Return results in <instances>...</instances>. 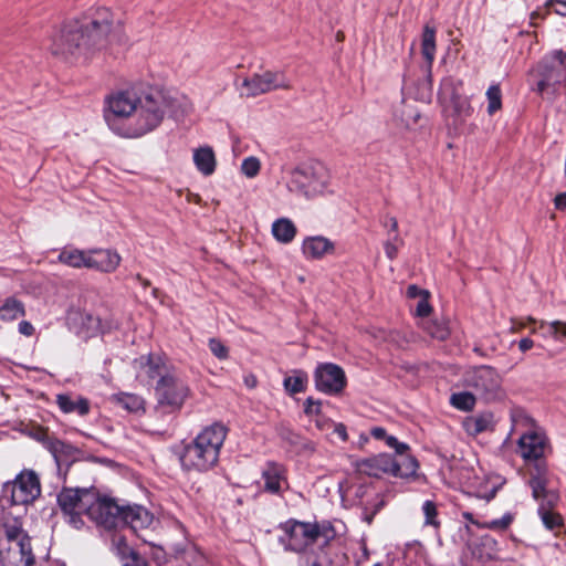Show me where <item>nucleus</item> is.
<instances>
[{
	"instance_id": "26",
	"label": "nucleus",
	"mask_w": 566,
	"mask_h": 566,
	"mask_svg": "<svg viewBox=\"0 0 566 566\" xmlns=\"http://www.w3.org/2000/svg\"><path fill=\"white\" fill-rule=\"evenodd\" d=\"M111 400L129 412H138L145 409V400L136 394L119 392L113 395Z\"/></svg>"
},
{
	"instance_id": "15",
	"label": "nucleus",
	"mask_w": 566,
	"mask_h": 566,
	"mask_svg": "<svg viewBox=\"0 0 566 566\" xmlns=\"http://www.w3.org/2000/svg\"><path fill=\"white\" fill-rule=\"evenodd\" d=\"M19 491L23 495H41V482L39 474L32 469L22 470L13 481L6 482L3 493L14 495Z\"/></svg>"
},
{
	"instance_id": "39",
	"label": "nucleus",
	"mask_w": 566,
	"mask_h": 566,
	"mask_svg": "<svg viewBox=\"0 0 566 566\" xmlns=\"http://www.w3.org/2000/svg\"><path fill=\"white\" fill-rule=\"evenodd\" d=\"M513 521L514 514L507 512L502 517L485 523V527L493 531H505L510 527Z\"/></svg>"
},
{
	"instance_id": "58",
	"label": "nucleus",
	"mask_w": 566,
	"mask_h": 566,
	"mask_svg": "<svg viewBox=\"0 0 566 566\" xmlns=\"http://www.w3.org/2000/svg\"><path fill=\"white\" fill-rule=\"evenodd\" d=\"M387 240H391L392 243L395 244H398V245H402L403 244V240L401 239V237L399 235V232L396 231V232H389L388 233V239Z\"/></svg>"
},
{
	"instance_id": "40",
	"label": "nucleus",
	"mask_w": 566,
	"mask_h": 566,
	"mask_svg": "<svg viewBox=\"0 0 566 566\" xmlns=\"http://www.w3.org/2000/svg\"><path fill=\"white\" fill-rule=\"evenodd\" d=\"M260 167H261L260 160L256 157L251 156V157L243 159L242 165H241V171L248 178H253L259 174Z\"/></svg>"
},
{
	"instance_id": "56",
	"label": "nucleus",
	"mask_w": 566,
	"mask_h": 566,
	"mask_svg": "<svg viewBox=\"0 0 566 566\" xmlns=\"http://www.w3.org/2000/svg\"><path fill=\"white\" fill-rule=\"evenodd\" d=\"M504 482L505 481L501 476H496L494 479L492 488L489 491V495H495V493L500 491V486L504 484Z\"/></svg>"
},
{
	"instance_id": "42",
	"label": "nucleus",
	"mask_w": 566,
	"mask_h": 566,
	"mask_svg": "<svg viewBox=\"0 0 566 566\" xmlns=\"http://www.w3.org/2000/svg\"><path fill=\"white\" fill-rule=\"evenodd\" d=\"M428 292H424V296L418 302L416 307V314L422 319H428L427 316L431 312V305L428 302Z\"/></svg>"
},
{
	"instance_id": "21",
	"label": "nucleus",
	"mask_w": 566,
	"mask_h": 566,
	"mask_svg": "<svg viewBox=\"0 0 566 566\" xmlns=\"http://www.w3.org/2000/svg\"><path fill=\"white\" fill-rule=\"evenodd\" d=\"M150 521V514L142 506H120L119 523L129 524L133 528H137L149 524Z\"/></svg>"
},
{
	"instance_id": "60",
	"label": "nucleus",
	"mask_w": 566,
	"mask_h": 566,
	"mask_svg": "<svg viewBox=\"0 0 566 566\" xmlns=\"http://www.w3.org/2000/svg\"><path fill=\"white\" fill-rule=\"evenodd\" d=\"M424 292L426 291H421L419 290L416 285H410L407 290V294L410 296V297H416L420 294H423L424 295Z\"/></svg>"
},
{
	"instance_id": "27",
	"label": "nucleus",
	"mask_w": 566,
	"mask_h": 566,
	"mask_svg": "<svg viewBox=\"0 0 566 566\" xmlns=\"http://www.w3.org/2000/svg\"><path fill=\"white\" fill-rule=\"evenodd\" d=\"M272 233L277 241L289 243L294 239L296 228L290 219L281 218L272 224Z\"/></svg>"
},
{
	"instance_id": "44",
	"label": "nucleus",
	"mask_w": 566,
	"mask_h": 566,
	"mask_svg": "<svg viewBox=\"0 0 566 566\" xmlns=\"http://www.w3.org/2000/svg\"><path fill=\"white\" fill-rule=\"evenodd\" d=\"M35 497H31V500L23 499L22 501H17V497L7 496V497H1V505L4 510L12 509L20 504L25 506V505L32 503Z\"/></svg>"
},
{
	"instance_id": "36",
	"label": "nucleus",
	"mask_w": 566,
	"mask_h": 566,
	"mask_svg": "<svg viewBox=\"0 0 566 566\" xmlns=\"http://www.w3.org/2000/svg\"><path fill=\"white\" fill-rule=\"evenodd\" d=\"M422 512L424 514V525L433 526L434 528L440 527V521L438 516V506L433 501H426L422 505Z\"/></svg>"
},
{
	"instance_id": "25",
	"label": "nucleus",
	"mask_w": 566,
	"mask_h": 566,
	"mask_svg": "<svg viewBox=\"0 0 566 566\" xmlns=\"http://www.w3.org/2000/svg\"><path fill=\"white\" fill-rule=\"evenodd\" d=\"M421 53L430 69L436 56V28L426 24L421 35Z\"/></svg>"
},
{
	"instance_id": "28",
	"label": "nucleus",
	"mask_w": 566,
	"mask_h": 566,
	"mask_svg": "<svg viewBox=\"0 0 566 566\" xmlns=\"http://www.w3.org/2000/svg\"><path fill=\"white\" fill-rule=\"evenodd\" d=\"M421 327L428 335L438 340H446L450 335L448 322L444 319H422Z\"/></svg>"
},
{
	"instance_id": "18",
	"label": "nucleus",
	"mask_w": 566,
	"mask_h": 566,
	"mask_svg": "<svg viewBox=\"0 0 566 566\" xmlns=\"http://www.w3.org/2000/svg\"><path fill=\"white\" fill-rule=\"evenodd\" d=\"M120 262L118 253L111 250H94L90 252L86 268L95 269L102 272H113Z\"/></svg>"
},
{
	"instance_id": "48",
	"label": "nucleus",
	"mask_w": 566,
	"mask_h": 566,
	"mask_svg": "<svg viewBox=\"0 0 566 566\" xmlns=\"http://www.w3.org/2000/svg\"><path fill=\"white\" fill-rule=\"evenodd\" d=\"M512 421L515 424H518L520 422H524L525 424L533 426V419L530 418L528 416L524 415V412L522 410H515L512 413Z\"/></svg>"
},
{
	"instance_id": "37",
	"label": "nucleus",
	"mask_w": 566,
	"mask_h": 566,
	"mask_svg": "<svg viewBox=\"0 0 566 566\" xmlns=\"http://www.w3.org/2000/svg\"><path fill=\"white\" fill-rule=\"evenodd\" d=\"M30 437L42 443V446L48 450L49 443H51L55 436L49 431L48 428L36 426L30 430Z\"/></svg>"
},
{
	"instance_id": "45",
	"label": "nucleus",
	"mask_w": 566,
	"mask_h": 566,
	"mask_svg": "<svg viewBox=\"0 0 566 566\" xmlns=\"http://www.w3.org/2000/svg\"><path fill=\"white\" fill-rule=\"evenodd\" d=\"M304 405H305L304 412L307 416L318 415L321 412V401L319 400H314L312 397H308L305 400Z\"/></svg>"
},
{
	"instance_id": "38",
	"label": "nucleus",
	"mask_w": 566,
	"mask_h": 566,
	"mask_svg": "<svg viewBox=\"0 0 566 566\" xmlns=\"http://www.w3.org/2000/svg\"><path fill=\"white\" fill-rule=\"evenodd\" d=\"M451 103H452V107L457 115H459V116H470L471 115L472 107L467 97L453 95Z\"/></svg>"
},
{
	"instance_id": "61",
	"label": "nucleus",
	"mask_w": 566,
	"mask_h": 566,
	"mask_svg": "<svg viewBox=\"0 0 566 566\" xmlns=\"http://www.w3.org/2000/svg\"><path fill=\"white\" fill-rule=\"evenodd\" d=\"M394 449L396 450V452L400 455L405 454L407 452V450L409 449V447L406 444V443H402V442H399L398 441V444H396L394 447Z\"/></svg>"
},
{
	"instance_id": "57",
	"label": "nucleus",
	"mask_w": 566,
	"mask_h": 566,
	"mask_svg": "<svg viewBox=\"0 0 566 566\" xmlns=\"http://www.w3.org/2000/svg\"><path fill=\"white\" fill-rule=\"evenodd\" d=\"M334 431L343 441L347 440L348 436H347L346 427L343 423L336 424Z\"/></svg>"
},
{
	"instance_id": "22",
	"label": "nucleus",
	"mask_w": 566,
	"mask_h": 566,
	"mask_svg": "<svg viewBox=\"0 0 566 566\" xmlns=\"http://www.w3.org/2000/svg\"><path fill=\"white\" fill-rule=\"evenodd\" d=\"M56 403L64 413L76 412L86 416L90 412V402L83 397L74 399L71 395L60 394L56 396Z\"/></svg>"
},
{
	"instance_id": "33",
	"label": "nucleus",
	"mask_w": 566,
	"mask_h": 566,
	"mask_svg": "<svg viewBox=\"0 0 566 566\" xmlns=\"http://www.w3.org/2000/svg\"><path fill=\"white\" fill-rule=\"evenodd\" d=\"M90 258V252L85 253L84 251L77 249H64L60 255L59 260L73 268L85 266L87 263V259Z\"/></svg>"
},
{
	"instance_id": "52",
	"label": "nucleus",
	"mask_w": 566,
	"mask_h": 566,
	"mask_svg": "<svg viewBox=\"0 0 566 566\" xmlns=\"http://www.w3.org/2000/svg\"><path fill=\"white\" fill-rule=\"evenodd\" d=\"M19 332L25 336H31L34 333V327L31 323L22 321L19 323Z\"/></svg>"
},
{
	"instance_id": "32",
	"label": "nucleus",
	"mask_w": 566,
	"mask_h": 566,
	"mask_svg": "<svg viewBox=\"0 0 566 566\" xmlns=\"http://www.w3.org/2000/svg\"><path fill=\"white\" fill-rule=\"evenodd\" d=\"M476 397L472 391L453 392L450 396V405L461 411H471L475 407Z\"/></svg>"
},
{
	"instance_id": "1",
	"label": "nucleus",
	"mask_w": 566,
	"mask_h": 566,
	"mask_svg": "<svg viewBox=\"0 0 566 566\" xmlns=\"http://www.w3.org/2000/svg\"><path fill=\"white\" fill-rule=\"evenodd\" d=\"M119 23L107 8H96L81 20L65 23L52 38L50 50L63 60L88 57L118 39Z\"/></svg>"
},
{
	"instance_id": "55",
	"label": "nucleus",
	"mask_w": 566,
	"mask_h": 566,
	"mask_svg": "<svg viewBox=\"0 0 566 566\" xmlns=\"http://www.w3.org/2000/svg\"><path fill=\"white\" fill-rule=\"evenodd\" d=\"M371 436L375 438V439H378V440H381V439H386L387 437V432L384 428L381 427H375L371 429L370 431Z\"/></svg>"
},
{
	"instance_id": "24",
	"label": "nucleus",
	"mask_w": 566,
	"mask_h": 566,
	"mask_svg": "<svg viewBox=\"0 0 566 566\" xmlns=\"http://www.w3.org/2000/svg\"><path fill=\"white\" fill-rule=\"evenodd\" d=\"M193 163L197 169L205 176H210L216 170V157L211 147H200L193 153Z\"/></svg>"
},
{
	"instance_id": "35",
	"label": "nucleus",
	"mask_w": 566,
	"mask_h": 566,
	"mask_svg": "<svg viewBox=\"0 0 566 566\" xmlns=\"http://www.w3.org/2000/svg\"><path fill=\"white\" fill-rule=\"evenodd\" d=\"M488 97V113L493 115L502 107V94L499 85H491L486 91Z\"/></svg>"
},
{
	"instance_id": "59",
	"label": "nucleus",
	"mask_w": 566,
	"mask_h": 566,
	"mask_svg": "<svg viewBox=\"0 0 566 566\" xmlns=\"http://www.w3.org/2000/svg\"><path fill=\"white\" fill-rule=\"evenodd\" d=\"M554 59L566 66V52L558 50L553 53Z\"/></svg>"
},
{
	"instance_id": "17",
	"label": "nucleus",
	"mask_w": 566,
	"mask_h": 566,
	"mask_svg": "<svg viewBox=\"0 0 566 566\" xmlns=\"http://www.w3.org/2000/svg\"><path fill=\"white\" fill-rule=\"evenodd\" d=\"M72 321L77 325L76 333L84 338L96 336L105 331L101 318L87 312H75Z\"/></svg>"
},
{
	"instance_id": "34",
	"label": "nucleus",
	"mask_w": 566,
	"mask_h": 566,
	"mask_svg": "<svg viewBox=\"0 0 566 566\" xmlns=\"http://www.w3.org/2000/svg\"><path fill=\"white\" fill-rule=\"evenodd\" d=\"M307 377L304 373H297L294 376L284 379V387L290 394L304 391Z\"/></svg>"
},
{
	"instance_id": "20",
	"label": "nucleus",
	"mask_w": 566,
	"mask_h": 566,
	"mask_svg": "<svg viewBox=\"0 0 566 566\" xmlns=\"http://www.w3.org/2000/svg\"><path fill=\"white\" fill-rule=\"evenodd\" d=\"M264 491L270 493H282L287 490V482L284 470L281 465L270 463L262 473Z\"/></svg>"
},
{
	"instance_id": "46",
	"label": "nucleus",
	"mask_w": 566,
	"mask_h": 566,
	"mask_svg": "<svg viewBox=\"0 0 566 566\" xmlns=\"http://www.w3.org/2000/svg\"><path fill=\"white\" fill-rule=\"evenodd\" d=\"M536 323H537L536 319L533 318L532 316H528L525 322L522 321V319L513 318L512 319L511 332L512 333H517L522 328H524L526 326V324H536Z\"/></svg>"
},
{
	"instance_id": "3",
	"label": "nucleus",
	"mask_w": 566,
	"mask_h": 566,
	"mask_svg": "<svg viewBox=\"0 0 566 566\" xmlns=\"http://www.w3.org/2000/svg\"><path fill=\"white\" fill-rule=\"evenodd\" d=\"M186 103L161 90H148L139 94L135 112V123L130 125L125 136L140 137L160 125L164 117L170 114L179 117L187 112Z\"/></svg>"
},
{
	"instance_id": "54",
	"label": "nucleus",
	"mask_w": 566,
	"mask_h": 566,
	"mask_svg": "<svg viewBox=\"0 0 566 566\" xmlns=\"http://www.w3.org/2000/svg\"><path fill=\"white\" fill-rule=\"evenodd\" d=\"M533 346H534V342L528 337L522 338L518 342V348L523 353L530 350Z\"/></svg>"
},
{
	"instance_id": "9",
	"label": "nucleus",
	"mask_w": 566,
	"mask_h": 566,
	"mask_svg": "<svg viewBox=\"0 0 566 566\" xmlns=\"http://www.w3.org/2000/svg\"><path fill=\"white\" fill-rule=\"evenodd\" d=\"M462 384L486 402L499 401L505 397L502 378L491 366L482 365L468 370L463 375Z\"/></svg>"
},
{
	"instance_id": "51",
	"label": "nucleus",
	"mask_w": 566,
	"mask_h": 566,
	"mask_svg": "<svg viewBox=\"0 0 566 566\" xmlns=\"http://www.w3.org/2000/svg\"><path fill=\"white\" fill-rule=\"evenodd\" d=\"M384 505V502L380 501L379 503H377L375 505V509L373 512L368 513L367 509L364 510V513H363V520L365 522H367L368 524H370L373 522V518L375 516V514Z\"/></svg>"
},
{
	"instance_id": "19",
	"label": "nucleus",
	"mask_w": 566,
	"mask_h": 566,
	"mask_svg": "<svg viewBox=\"0 0 566 566\" xmlns=\"http://www.w3.org/2000/svg\"><path fill=\"white\" fill-rule=\"evenodd\" d=\"M334 243L325 237H310L303 241L302 251L306 259L318 260L334 252Z\"/></svg>"
},
{
	"instance_id": "64",
	"label": "nucleus",
	"mask_w": 566,
	"mask_h": 566,
	"mask_svg": "<svg viewBox=\"0 0 566 566\" xmlns=\"http://www.w3.org/2000/svg\"><path fill=\"white\" fill-rule=\"evenodd\" d=\"M73 491L75 495H86L90 492V488H75Z\"/></svg>"
},
{
	"instance_id": "12",
	"label": "nucleus",
	"mask_w": 566,
	"mask_h": 566,
	"mask_svg": "<svg viewBox=\"0 0 566 566\" xmlns=\"http://www.w3.org/2000/svg\"><path fill=\"white\" fill-rule=\"evenodd\" d=\"M315 387L327 395H337L346 386L344 370L332 363L319 365L314 373Z\"/></svg>"
},
{
	"instance_id": "23",
	"label": "nucleus",
	"mask_w": 566,
	"mask_h": 566,
	"mask_svg": "<svg viewBox=\"0 0 566 566\" xmlns=\"http://www.w3.org/2000/svg\"><path fill=\"white\" fill-rule=\"evenodd\" d=\"M463 428L470 436H478L493 428V413L482 412L467 417L463 420Z\"/></svg>"
},
{
	"instance_id": "2",
	"label": "nucleus",
	"mask_w": 566,
	"mask_h": 566,
	"mask_svg": "<svg viewBox=\"0 0 566 566\" xmlns=\"http://www.w3.org/2000/svg\"><path fill=\"white\" fill-rule=\"evenodd\" d=\"M135 366L144 370L150 379H157L154 387L158 415H171L178 412L191 390L180 373L164 357L149 354L136 359Z\"/></svg>"
},
{
	"instance_id": "7",
	"label": "nucleus",
	"mask_w": 566,
	"mask_h": 566,
	"mask_svg": "<svg viewBox=\"0 0 566 566\" xmlns=\"http://www.w3.org/2000/svg\"><path fill=\"white\" fill-rule=\"evenodd\" d=\"M282 542L294 552H303L314 543L325 546L336 536L334 527L328 522L312 524L291 520L282 525Z\"/></svg>"
},
{
	"instance_id": "13",
	"label": "nucleus",
	"mask_w": 566,
	"mask_h": 566,
	"mask_svg": "<svg viewBox=\"0 0 566 566\" xmlns=\"http://www.w3.org/2000/svg\"><path fill=\"white\" fill-rule=\"evenodd\" d=\"M138 101L139 94L135 90L119 91L112 94L106 102V120L109 122L112 116L122 118L128 117L132 114L135 115Z\"/></svg>"
},
{
	"instance_id": "62",
	"label": "nucleus",
	"mask_w": 566,
	"mask_h": 566,
	"mask_svg": "<svg viewBox=\"0 0 566 566\" xmlns=\"http://www.w3.org/2000/svg\"><path fill=\"white\" fill-rule=\"evenodd\" d=\"M548 86V83L545 78L541 80L537 84H536V92L542 94Z\"/></svg>"
},
{
	"instance_id": "47",
	"label": "nucleus",
	"mask_w": 566,
	"mask_h": 566,
	"mask_svg": "<svg viewBox=\"0 0 566 566\" xmlns=\"http://www.w3.org/2000/svg\"><path fill=\"white\" fill-rule=\"evenodd\" d=\"M399 247L400 245L392 243L391 240L385 241L384 249H385V253L389 260H394L397 258Z\"/></svg>"
},
{
	"instance_id": "5",
	"label": "nucleus",
	"mask_w": 566,
	"mask_h": 566,
	"mask_svg": "<svg viewBox=\"0 0 566 566\" xmlns=\"http://www.w3.org/2000/svg\"><path fill=\"white\" fill-rule=\"evenodd\" d=\"M57 502L63 514L69 517V523L75 528L83 525V514L107 528L119 525L120 505L114 497H94L91 503L83 502V497H57Z\"/></svg>"
},
{
	"instance_id": "14",
	"label": "nucleus",
	"mask_w": 566,
	"mask_h": 566,
	"mask_svg": "<svg viewBox=\"0 0 566 566\" xmlns=\"http://www.w3.org/2000/svg\"><path fill=\"white\" fill-rule=\"evenodd\" d=\"M48 451L53 457L59 473H63L64 475H66L71 465L83 459L84 455L81 449L57 437L49 443Z\"/></svg>"
},
{
	"instance_id": "63",
	"label": "nucleus",
	"mask_w": 566,
	"mask_h": 566,
	"mask_svg": "<svg viewBox=\"0 0 566 566\" xmlns=\"http://www.w3.org/2000/svg\"><path fill=\"white\" fill-rule=\"evenodd\" d=\"M385 440L387 446L390 448H394L396 444H398V440L392 436H387Z\"/></svg>"
},
{
	"instance_id": "49",
	"label": "nucleus",
	"mask_w": 566,
	"mask_h": 566,
	"mask_svg": "<svg viewBox=\"0 0 566 566\" xmlns=\"http://www.w3.org/2000/svg\"><path fill=\"white\" fill-rule=\"evenodd\" d=\"M548 6H556L554 8V11L557 13V14H560V15H566V1H562V0H551L548 3Z\"/></svg>"
},
{
	"instance_id": "50",
	"label": "nucleus",
	"mask_w": 566,
	"mask_h": 566,
	"mask_svg": "<svg viewBox=\"0 0 566 566\" xmlns=\"http://www.w3.org/2000/svg\"><path fill=\"white\" fill-rule=\"evenodd\" d=\"M381 223L384 227H389V232H396L398 231V221L395 217L386 216Z\"/></svg>"
},
{
	"instance_id": "53",
	"label": "nucleus",
	"mask_w": 566,
	"mask_h": 566,
	"mask_svg": "<svg viewBox=\"0 0 566 566\" xmlns=\"http://www.w3.org/2000/svg\"><path fill=\"white\" fill-rule=\"evenodd\" d=\"M555 208L564 210L566 208V192L558 193L554 199Z\"/></svg>"
},
{
	"instance_id": "8",
	"label": "nucleus",
	"mask_w": 566,
	"mask_h": 566,
	"mask_svg": "<svg viewBox=\"0 0 566 566\" xmlns=\"http://www.w3.org/2000/svg\"><path fill=\"white\" fill-rule=\"evenodd\" d=\"M327 181L326 167L319 161H307L292 170L289 188L306 198H313L324 191Z\"/></svg>"
},
{
	"instance_id": "29",
	"label": "nucleus",
	"mask_w": 566,
	"mask_h": 566,
	"mask_svg": "<svg viewBox=\"0 0 566 566\" xmlns=\"http://www.w3.org/2000/svg\"><path fill=\"white\" fill-rule=\"evenodd\" d=\"M24 305L15 298H8L0 307V321L10 322L24 316Z\"/></svg>"
},
{
	"instance_id": "11",
	"label": "nucleus",
	"mask_w": 566,
	"mask_h": 566,
	"mask_svg": "<svg viewBox=\"0 0 566 566\" xmlns=\"http://www.w3.org/2000/svg\"><path fill=\"white\" fill-rule=\"evenodd\" d=\"M277 88L290 90L291 84L282 72L265 71L245 77L242 82L241 94L247 97H255Z\"/></svg>"
},
{
	"instance_id": "30",
	"label": "nucleus",
	"mask_w": 566,
	"mask_h": 566,
	"mask_svg": "<svg viewBox=\"0 0 566 566\" xmlns=\"http://www.w3.org/2000/svg\"><path fill=\"white\" fill-rule=\"evenodd\" d=\"M538 515L547 530L553 531L563 526L564 520L562 515L553 510L551 503L541 504Z\"/></svg>"
},
{
	"instance_id": "16",
	"label": "nucleus",
	"mask_w": 566,
	"mask_h": 566,
	"mask_svg": "<svg viewBox=\"0 0 566 566\" xmlns=\"http://www.w3.org/2000/svg\"><path fill=\"white\" fill-rule=\"evenodd\" d=\"M547 439L543 433L530 431L518 439V450L526 460H537L544 455Z\"/></svg>"
},
{
	"instance_id": "43",
	"label": "nucleus",
	"mask_w": 566,
	"mask_h": 566,
	"mask_svg": "<svg viewBox=\"0 0 566 566\" xmlns=\"http://www.w3.org/2000/svg\"><path fill=\"white\" fill-rule=\"evenodd\" d=\"M530 485L532 488V495H546L545 485L546 482L541 476H535L530 480Z\"/></svg>"
},
{
	"instance_id": "31",
	"label": "nucleus",
	"mask_w": 566,
	"mask_h": 566,
	"mask_svg": "<svg viewBox=\"0 0 566 566\" xmlns=\"http://www.w3.org/2000/svg\"><path fill=\"white\" fill-rule=\"evenodd\" d=\"M547 328V332L543 333V336H551L556 340H563L566 337V322L563 321H553L545 322L539 321L537 327L532 328V333H536L537 331Z\"/></svg>"
},
{
	"instance_id": "41",
	"label": "nucleus",
	"mask_w": 566,
	"mask_h": 566,
	"mask_svg": "<svg viewBox=\"0 0 566 566\" xmlns=\"http://www.w3.org/2000/svg\"><path fill=\"white\" fill-rule=\"evenodd\" d=\"M209 349L219 359H227L229 356L228 347L218 338L209 339Z\"/></svg>"
},
{
	"instance_id": "10",
	"label": "nucleus",
	"mask_w": 566,
	"mask_h": 566,
	"mask_svg": "<svg viewBox=\"0 0 566 566\" xmlns=\"http://www.w3.org/2000/svg\"><path fill=\"white\" fill-rule=\"evenodd\" d=\"M360 473L380 478L382 474H391L394 476L406 478L416 473L418 468L417 461L413 458L407 459L406 470L397 463L391 455L382 453L373 458L361 460L358 465Z\"/></svg>"
},
{
	"instance_id": "6",
	"label": "nucleus",
	"mask_w": 566,
	"mask_h": 566,
	"mask_svg": "<svg viewBox=\"0 0 566 566\" xmlns=\"http://www.w3.org/2000/svg\"><path fill=\"white\" fill-rule=\"evenodd\" d=\"M0 562L8 566H33L35 563L31 538L17 516L0 520Z\"/></svg>"
},
{
	"instance_id": "4",
	"label": "nucleus",
	"mask_w": 566,
	"mask_h": 566,
	"mask_svg": "<svg viewBox=\"0 0 566 566\" xmlns=\"http://www.w3.org/2000/svg\"><path fill=\"white\" fill-rule=\"evenodd\" d=\"M228 429L221 423L205 428L184 448L180 462L184 469L206 472L219 461L220 449L226 440Z\"/></svg>"
}]
</instances>
